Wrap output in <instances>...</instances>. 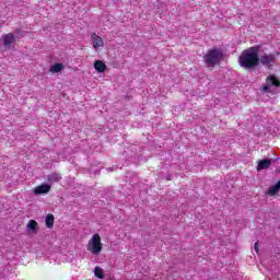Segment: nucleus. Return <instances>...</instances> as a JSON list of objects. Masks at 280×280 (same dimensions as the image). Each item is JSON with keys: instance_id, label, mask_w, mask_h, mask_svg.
<instances>
[{"instance_id": "nucleus-1", "label": "nucleus", "mask_w": 280, "mask_h": 280, "mask_svg": "<svg viewBox=\"0 0 280 280\" xmlns=\"http://www.w3.org/2000/svg\"><path fill=\"white\" fill-rule=\"evenodd\" d=\"M259 49H261L260 46H253L243 50L238 58L240 66L243 69H255V67H259Z\"/></svg>"}, {"instance_id": "nucleus-2", "label": "nucleus", "mask_w": 280, "mask_h": 280, "mask_svg": "<svg viewBox=\"0 0 280 280\" xmlns=\"http://www.w3.org/2000/svg\"><path fill=\"white\" fill-rule=\"evenodd\" d=\"M224 58V52L220 48L210 49L203 57V60L209 68L220 65V61Z\"/></svg>"}, {"instance_id": "nucleus-3", "label": "nucleus", "mask_w": 280, "mask_h": 280, "mask_svg": "<svg viewBox=\"0 0 280 280\" xmlns=\"http://www.w3.org/2000/svg\"><path fill=\"white\" fill-rule=\"evenodd\" d=\"M88 250L92 255H100L102 253V238L100 234H94L88 243Z\"/></svg>"}, {"instance_id": "nucleus-4", "label": "nucleus", "mask_w": 280, "mask_h": 280, "mask_svg": "<svg viewBox=\"0 0 280 280\" xmlns=\"http://www.w3.org/2000/svg\"><path fill=\"white\" fill-rule=\"evenodd\" d=\"M259 62L262 65V67H275V63L277 62V55L275 54H264L259 57Z\"/></svg>"}, {"instance_id": "nucleus-5", "label": "nucleus", "mask_w": 280, "mask_h": 280, "mask_svg": "<svg viewBox=\"0 0 280 280\" xmlns=\"http://www.w3.org/2000/svg\"><path fill=\"white\" fill-rule=\"evenodd\" d=\"M272 86H280V81L275 75L267 78L266 84L262 86V91L265 93H270V91H272Z\"/></svg>"}, {"instance_id": "nucleus-6", "label": "nucleus", "mask_w": 280, "mask_h": 280, "mask_svg": "<svg viewBox=\"0 0 280 280\" xmlns=\"http://www.w3.org/2000/svg\"><path fill=\"white\" fill-rule=\"evenodd\" d=\"M51 191V185L43 184L34 188L35 196H40L43 194H49Z\"/></svg>"}, {"instance_id": "nucleus-7", "label": "nucleus", "mask_w": 280, "mask_h": 280, "mask_svg": "<svg viewBox=\"0 0 280 280\" xmlns=\"http://www.w3.org/2000/svg\"><path fill=\"white\" fill-rule=\"evenodd\" d=\"M91 36L94 49H97L98 47H104V39H102L101 36L95 33H93Z\"/></svg>"}, {"instance_id": "nucleus-8", "label": "nucleus", "mask_w": 280, "mask_h": 280, "mask_svg": "<svg viewBox=\"0 0 280 280\" xmlns=\"http://www.w3.org/2000/svg\"><path fill=\"white\" fill-rule=\"evenodd\" d=\"M61 179H62V177L58 173H52L47 176L48 185H54V183H60Z\"/></svg>"}, {"instance_id": "nucleus-9", "label": "nucleus", "mask_w": 280, "mask_h": 280, "mask_svg": "<svg viewBox=\"0 0 280 280\" xmlns=\"http://www.w3.org/2000/svg\"><path fill=\"white\" fill-rule=\"evenodd\" d=\"M270 165H272V160H260L258 161V172L261 171V170H268V167H270Z\"/></svg>"}, {"instance_id": "nucleus-10", "label": "nucleus", "mask_w": 280, "mask_h": 280, "mask_svg": "<svg viewBox=\"0 0 280 280\" xmlns=\"http://www.w3.org/2000/svg\"><path fill=\"white\" fill-rule=\"evenodd\" d=\"M3 45L4 47H10L12 45V43H14V34L13 33H9L7 35H3Z\"/></svg>"}, {"instance_id": "nucleus-11", "label": "nucleus", "mask_w": 280, "mask_h": 280, "mask_svg": "<svg viewBox=\"0 0 280 280\" xmlns=\"http://www.w3.org/2000/svg\"><path fill=\"white\" fill-rule=\"evenodd\" d=\"M94 69L97 71V73H104L106 71V63L102 60H96L94 63Z\"/></svg>"}, {"instance_id": "nucleus-12", "label": "nucleus", "mask_w": 280, "mask_h": 280, "mask_svg": "<svg viewBox=\"0 0 280 280\" xmlns=\"http://www.w3.org/2000/svg\"><path fill=\"white\" fill-rule=\"evenodd\" d=\"M279 189H280V180L276 185L269 187L268 195L277 196V194H279Z\"/></svg>"}, {"instance_id": "nucleus-13", "label": "nucleus", "mask_w": 280, "mask_h": 280, "mask_svg": "<svg viewBox=\"0 0 280 280\" xmlns=\"http://www.w3.org/2000/svg\"><path fill=\"white\" fill-rule=\"evenodd\" d=\"M65 69V65L62 63H55L54 66L50 67L51 73H60Z\"/></svg>"}, {"instance_id": "nucleus-14", "label": "nucleus", "mask_w": 280, "mask_h": 280, "mask_svg": "<svg viewBox=\"0 0 280 280\" xmlns=\"http://www.w3.org/2000/svg\"><path fill=\"white\" fill-rule=\"evenodd\" d=\"M37 226H38V223L34 220H31L26 225L27 231H31L32 233L36 231Z\"/></svg>"}, {"instance_id": "nucleus-15", "label": "nucleus", "mask_w": 280, "mask_h": 280, "mask_svg": "<svg viewBox=\"0 0 280 280\" xmlns=\"http://www.w3.org/2000/svg\"><path fill=\"white\" fill-rule=\"evenodd\" d=\"M94 275L97 279H104V269L101 267H95Z\"/></svg>"}, {"instance_id": "nucleus-16", "label": "nucleus", "mask_w": 280, "mask_h": 280, "mask_svg": "<svg viewBox=\"0 0 280 280\" xmlns=\"http://www.w3.org/2000/svg\"><path fill=\"white\" fill-rule=\"evenodd\" d=\"M46 226L51 229L54 226V214H48L46 217Z\"/></svg>"}, {"instance_id": "nucleus-17", "label": "nucleus", "mask_w": 280, "mask_h": 280, "mask_svg": "<svg viewBox=\"0 0 280 280\" xmlns=\"http://www.w3.org/2000/svg\"><path fill=\"white\" fill-rule=\"evenodd\" d=\"M254 250L256 253H259V242H256L255 245H254Z\"/></svg>"}, {"instance_id": "nucleus-18", "label": "nucleus", "mask_w": 280, "mask_h": 280, "mask_svg": "<svg viewBox=\"0 0 280 280\" xmlns=\"http://www.w3.org/2000/svg\"><path fill=\"white\" fill-rule=\"evenodd\" d=\"M3 25H5L4 21H0V27H3Z\"/></svg>"}, {"instance_id": "nucleus-19", "label": "nucleus", "mask_w": 280, "mask_h": 280, "mask_svg": "<svg viewBox=\"0 0 280 280\" xmlns=\"http://www.w3.org/2000/svg\"><path fill=\"white\" fill-rule=\"evenodd\" d=\"M107 170H108V172H113V168H110V167H109V168H107Z\"/></svg>"}, {"instance_id": "nucleus-20", "label": "nucleus", "mask_w": 280, "mask_h": 280, "mask_svg": "<svg viewBox=\"0 0 280 280\" xmlns=\"http://www.w3.org/2000/svg\"><path fill=\"white\" fill-rule=\"evenodd\" d=\"M167 180H172V178L167 177Z\"/></svg>"}]
</instances>
